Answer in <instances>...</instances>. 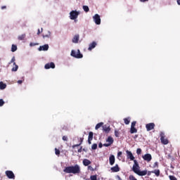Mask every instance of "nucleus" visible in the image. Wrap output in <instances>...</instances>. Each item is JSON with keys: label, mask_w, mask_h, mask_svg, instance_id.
Returning a JSON list of instances; mask_svg holds the SVG:
<instances>
[{"label": "nucleus", "mask_w": 180, "mask_h": 180, "mask_svg": "<svg viewBox=\"0 0 180 180\" xmlns=\"http://www.w3.org/2000/svg\"><path fill=\"white\" fill-rule=\"evenodd\" d=\"M63 172L65 174H81V167L78 165H75L74 166H68L65 167Z\"/></svg>", "instance_id": "nucleus-1"}, {"label": "nucleus", "mask_w": 180, "mask_h": 180, "mask_svg": "<svg viewBox=\"0 0 180 180\" xmlns=\"http://www.w3.org/2000/svg\"><path fill=\"white\" fill-rule=\"evenodd\" d=\"M70 56L75 58H82L84 57L79 49L77 50V53L75 50H72Z\"/></svg>", "instance_id": "nucleus-2"}, {"label": "nucleus", "mask_w": 180, "mask_h": 180, "mask_svg": "<svg viewBox=\"0 0 180 180\" xmlns=\"http://www.w3.org/2000/svg\"><path fill=\"white\" fill-rule=\"evenodd\" d=\"M160 141L164 146H167V144L169 143V141H168L167 139H165V134H164V132H160Z\"/></svg>", "instance_id": "nucleus-3"}, {"label": "nucleus", "mask_w": 180, "mask_h": 180, "mask_svg": "<svg viewBox=\"0 0 180 180\" xmlns=\"http://www.w3.org/2000/svg\"><path fill=\"white\" fill-rule=\"evenodd\" d=\"M79 15V12L77 11H72L70 13V18L71 19V20H75V19H77V18H78Z\"/></svg>", "instance_id": "nucleus-4"}, {"label": "nucleus", "mask_w": 180, "mask_h": 180, "mask_svg": "<svg viewBox=\"0 0 180 180\" xmlns=\"http://www.w3.org/2000/svg\"><path fill=\"white\" fill-rule=\"evenodd\" d=\"M132 171L136 174L138 171H140V165H139V162L136 160H134V165L132 167Z\"/></svg>", "instance_id": "nucleus-5"}, {"label": "nucleus", "mask_w": 180, "mask_h": 180, "mask_svg": "<svg viewBox=\"0 0 180 180\" xmlns=\"http://www.w3.org/2000/svg\"><path fill=\"white\" fill-rule=\"evenodd\" d=\"M154 127H155V124H154V122H150L146 124V129L147 131H151V130H154Z\"/></svg>", "instance_id": "nucleus-6"}, {"label": "nucleus", "mask_w": 180, "mask_h": 180, "mask_svg": "<svg viewBox=\"0 0 180 180\" xmlns=\"http://www.w3.org/2000/svg\"><path fill=\"white\" fill-rule=\"evenodd\" d=\"M93 20L96 25H101V15L98 14H95L93 17Z\"/></svg>", "instance_id": "nucleus-7"}, {"label": "nucleus", "mask_w": 180, "mask_h": 180, "mask_svg": "<svg viewBox=\"0 0 180 180\" xmlns=\"http://www.w3.org/2000/svg\"><path fill=\"white\" fill-rule=\"evenodd\" d=\"M6 175L8 179H15V174L11 170L6 171Z\"/></svg>", "instance_id": "nucleus-8"}, {"label": "nucleus", "mask_w": 180, "mask_h": 180, "mask_svg": "<svg viewBox=\"0 0 180 180\" xmlns=\"http://www.w3.org/2000/svg\"><path fill=\"white\" fill-rule=\"evenodd\" d=\"M126 153H127V158L128 159H129L131 161H136V160H134V156L133 155V153H131V151H129V150H126Z\"/></svg>", "instance_id": "nucleus-9"}, {"label": "nucleus", "mask_w": 180, "mask_h": 180, "mask_svg": "<svg viewBox=\"0 0 180 180\" xmlns=\"http://www.w3.org/2000/svg\"><path fill=\"white\" fill-rule=\"evenodd\" d=\"M142 158H143L144 161H147L148 162H150L151 160H153V157L151 156V154L150 153H146L145 154Z\"/></svg>", "instance_id": "nucleus-10"}, {"label": "nucleus", "mask_w": 180, "mask_h": 180, "mask_svg": "<svg viewBox=\"0 0 180 180\" xmlns=\"http://www.w3.org/2000/svg\"><path fill=\"white\" fill-rule=\"evenodd\" d=\"M44 68L46 70H50V68H56V65L53 62L50 63H46L44 66Z\"/></svg>", "instance_id": "nucleus-11"}, {"label": "nucleus", "mask_w": 180, "mask_h": 180, "mask_svg": "<svg viewBox=\"0 0 180 180\" xmlns=\"http://www.w3.org/2000/svg\"><path fill=\"white\" fill-rule=\"evenodd\" d=\"M38 50L39 51H47L49 50V44L40 46Z\"/></svg>", "instance_id": "nucleus-12"}, {"label": "nucleus", "mask_w": 180, "mask_h": 180, "mask_svg": "<svg viewBox=\"0 0 180 180\" xmlns=\"http://www.w3.org/2000/svg\"><path fill=\"white\" fill-rule=\"evenodd\" d=\"M135 174H136V175H139V176H144L147 175V170H143V171L138 170Z\"/></svg>", "instance_id": "nucleus-13"}, {"label": "nucleus", "mask_w": 180, "mask_h": 180, "mask_svg": "<svg viewBox=\"0 0 180 180\" xmlns=\"http://www.w3.org/2000/svg\"><path fill=\"white\" fill-rule=\"evenodd\" d=\"M112 172H119L120 171V167H119V165H115V167H111Z\"/></svg>", "instance_id": "nucleus-14"}, {"label": "nucleus", "mask_w": 180, "mask_h": 180, "mask_svg": "<svg viewBox=\"0 0 180 180\" xmlns=\"http://www.w3.org/2000/svg\"><path fill=\"white\" fill-rule=\"evenodd\" d=\"M96 47V41H93L92 43H91L89 45L88 50H89V51H91L92 49H95Z\"/></svg>", "instance_id": "nucleus-15"}, {"label": "nucleus", "mask_w": 180, "mask_h": 180, "mask_svg": "<svg viewBox=\"0 0 180 180\" xmlns=\"http://www.w3.org/2000/svg\"><path fill=\"white\" fill-rule=\"evenodd\" d=\"M115 155H111L109 158V162H110V165H113L115 164Z\"/></svg>", "instance_id": "nucleus-16"}, {"label": "nucleus", "mask_w": 180, "mask_h": 180, "mask_svg": "<svg viewBox=\"0 0 180 180\" xmlns=\"http://www.w3.org/2000/svg\"><path fill=\"white\" fill-rule=\"evenodd\" d=\"M79 41V34H76L72 39V43H78Z\"/></svg>", "instance_id": "nucleus-17"}, {"label": "nucleus", "mask_w": 180, "mask_h": 180, "mask_svg": "<svg viewBox=\"0 0 180 180\" xmlns=\"http://www.w3.org/2000/svg\"><path fill=\"white\" fill-rule=\"evenodd\" d=\"M83 165H84V167H88V165H91V160L88 159H84L83 160Z\"/></svg>", "instance_id": "nucleus-18"}, {"label": "nucleus", "mask_w": 180, "mask_h": 180, "mask_svg": "<svg viewBox=\"0 0 180 180\" xmlns=\"http://www.w3.org/2000/svg\"><path fill=\"white\" fill-rule=\"evenodd\" d=\"M43 39H46V37L49 39L51 36V32L50 31H46V34H43Z\"/></svg>", "instance_id": "nucleus-19"}, {"label": "nucleus", "mask_w": 180, "mask_h": 180, "mask_svg": "<svg viewBox=\"0 0 180 180\" xmlns=\"http://www.w3.org/2000/svg\"><path fill=\"white\" fill-rule=\"evenodd\" d=\"M107 143H108L110 146H112V144H113V138H112V136H108V138L106 140Z\"/></svg>", "instance_id": "nucleus-20"}, {"label": "nucleus", "mask_w": 180, "mask_h": 180, "mask_svg": "<svg viewBox=\"0 0 180 180\" xmlns=\"http://www.w3.org/2000/svg\"><path fill=\"white\" fill-rule=\"evenodd\" d=\"M103 130L105 131V133H109V131H110V127H107L106 125L103 126Z\"/></svg>", "instance_id": "nucleus-21"}, {"label": "nucleus", "mask_w": 180, "mask_h": 180, "mask_svg": "<svg viewBox=\"0 0 180 180\" xmlns=\"http://www.w3.org/2000/svg\"><path fill=\"white\" fill-rule=\"evenodd\" d=\"M130 133L131 134H134V133H137V129H136L135 127H131Z\"/></svg>", "instance_id": "nucleus-22"}, {"label": "nucleus", "mask_w": 180, "mask_h": 180, "mask_svg": "<svg viewBox=\"0 0 180 180\" xmlns=\"http://www.w3.org/2000/svg\"><path fill=\"white\" fill-rule=\"evenodd\" d=\"M83 141H84V139L80 138V143L79 144L73 145L72 146V148L74 149V148H75V147H79V146H81V144H82Z\"/></svg>", "instance_id": "nucleus-23"}, {"label": "nucleus", "mask_w": 180, "mask_h": 180, "mask_svg": "<svg viewBox=\"0 0 180 180\" xmlns=\"http://www.w3.org/2000/svg\"><path fill=\"white\" fill-rule=\"evenodd\" d=\"M152 174H155V175H156V176H160V169H155L153 171H152Z\"/></svg>", "instance_id": "nucleus-24"}, {"label": "nucleus", "mask_w": 180, "mask_h": 180, "mask_svg": "<svg viewBox=\"0 0 180 180\" xmlns=\"http://www.w3.org/2000/svg\"><path fill=\"white\" fill-rule=\"evenodd\" d=\"M18 40H25L26 39V34H22L18 37Z\"/></svg>", "instance_id": "nucleus-25"}, {"label": "nucleus", "mask_w": 180, "mask_h": 180, "mask_svg": "<svg viewBox=\"0 0 180 180\" xmlns=\"http://www.w3.org/2000/svg\"><path fill=\"white\" fill-rule=\"evenodd\" d=\"M102 126H103V122H99L98 123L95 129L96 130H98V129H101V127H102Z\"/></svg>", "instance_id": "nucleus-26"}, {"label": "nucleus", "mask_w": 180, "mask_h": 180, "mask_svg": "<svg viewBox=\"0 0 180 180\" xmlns=\"http://www.w3.org/2000/svg\"><path fill=\"white\" fill-rule=\"evenodd\" d=\"M16 50H18V46L15 44H13L11 46L12 53H15V51H16Z\"/></svg>", "instance_id": "nucleus-27"}, {"label": "nucleus", "mask_w": 180, "mask_h": 180, "mask_svg": "<svg viewBox=\"0 0 180 180\" xmlns=\"http://www.w3.org/2000/svg\"><path fill=\"white\" fill-rule=\"evenodd\" d=\"M88 140H94V132L90 131L89 133Z\"/></svg>", "instance_id": "nucleus-28"}, {"label": "nucleus", "mask_w": 180, "mask_h": 180, "mask_svg": "<svg viewBox=\"0 0 180 180\" xmlns=\"http://www.w3.org/2000/svg\"><path fill=\"white\" fill-rule=\"evenodd\" d=\"M124 122L125 124H130V117L124 118Z\"/></svg>", "instance_id": "nucleus-29"}, {"label": "nucleus", "mask_w": 180, "mask_h": 180, "mask_svg": "<svg viewBox=\"0 0 180 180\" xmlns=\"http://www.w3.org/2000/svg\"><path fill=\"white\" fill-rule=\"evenodd\" d=\"M6 88V85L4 84V82H0V89H5Z\"/></svg>", "instance_id": "nucleus-30"}, {"label": "nucleus", "mask_w": 180, "mask_h": 180, "mask_svg": "<svg viewBox=\"0 0 180 180\" xmlns=\"http://www.w3.org/2000/svg\"><path fill=\"white\" fill-rule=\"evenodd\" d=\"M15 65V67L11 69V71L16 72V71H18L19 66L18 65Z\"/></svg>", "instance_id": "nucleus-31"}, {"label": "nucleus", "mask_w": 180, "mask_h": 180, "mask_svg": "<svg viewBox=\"0 0 180 180\" xmlns=\"http://www.w3.org/2000/svg\"><path fill=\"white\" fill-rule=\"evenodd\" d=\"M83 9L84 12H89V7L88 6H83Z\"/></svg>", "instance_id": "nucleus-32"}, {"label": "nucleus", "mask_w": 180, "mask_h": 180, "mask_svg": "<svg viewBox=\"0 0 180 180\" xmlns=\"http://www.w3.org/2000/svg\"><path fill=\"white\" fill-rule=\"evenodd\" d=\"M15 61H16V59L15 58V56H13L11 58V63L9 64H11V63H13V65H16V63Z\"/></svg>", "instance_id": "nucleus-33"}, {"label": "nucleus", "mask_w": 180, "mask_h": 180, "mask_svg": "<svg viewBox=\"0 0 180 180\" xmlns=\"http://www.w3.org/2000/svg\"><path fill=\"white\" fill-rule=\"evenodd\" d=\"M55 154L56 155H58V156L60 155V150H58L57 148H55Z\"/></svg>", "instance_id": "nucleus-34"}, {"label": "nucleus", "mask_w": 180, "mask_h": 180, "mask_svg": "<svg viewBox=\"0 0 180 180\" xmlns=\"http://www.w3.org/2000/svg\"><path fill=\"white\" fill-rule=\"evenodd\" d=\"M169 179L170 180H178V179H176V177H175V176H172V175H169Z\"/></svg>", "instance_id": "nucleus-35"}, {"label": "nucleus", "mask_w": 180, "mask_h": 180, "mask_svg": "<svg viewBox=\"0 0 180 180\" xmlns=\"http://www.w3.org/2000/svg\"><path fill=\"white\" fill-rule=\"evenodd\" d=\"M120 134V132H119L118 130L115 129V137H119Z\"/></svg>", "instance_id": "nucleus-36"}, {"label": "nucleus", "mask_w": 180, "mask_h": 180, "mask_svg": "<svg viewBox=\"0 0 180 180\" xmlns=\"http://www.w3.org/2000/svg\"><path fill=\"white\" fill-rule=\"evenodd\" d=\"M90 179H91V180H97L98 178H97L96 175H91V176H90Z\"/></svg>", "instance_id": "nucleus-37"}, {"label": "nucleus", "mask_w": 180, "mask_h": 180, "mask_svg": "<svg viewBox=\"0 0 180 180\" xmlns=\"http://www.w3.org/2000/svg\"><path fill=\"white\" fill-rule=\"evenodd\" d=\"M91 148H92L93 150H96V148H98V144L94 143V144L92 145V146H91Z\"/></svg>", "instance_id": "nucleus-38"}, {"label": "nucleus", "mask_w": 180, "mask_h": 180, "mask_svg": "<svg viewBox=\"0 0 180 180\" xmlns=\"http://www.w3.org/2000/svg\"><path fill=\"white\" fill-rule=\"evenodd\" d=\"M62 140H63V141H68V136H63Z\"/></svg>", "instance_id": "nucleus-39"}, {"label": "nucleus", "mask_w": 180, "mask_h": 180, "mask_svg": "<svg viewBox=\"0 0 180 180\" xmlns=\"http://www.w3.org/2000/svg\"><path fill=\"white\" fill-rule=\"evenodd\" d=\"M136 124H137V122L133 121L131 122V127H135Z\"/></svg>", "instance_id": "nucleus-40"}, {"label": "nucleus", "mask_w": 180, "mask_h": 180, "mask_svg": "<svg viewBox=\"0 0 180 180\" xmlns=\"http://www.w3.org/2000/svg\"><path fill=\"white\" fill-rule=\"evenodd\" d=\"M136 154L138 155H140V154H141V148H137L136 150Z\"/></svg>", "instance_id": "nucleus-41"}, {"label": "nucleus", "mask_w": 180, "mask_h": 180, "mask_svg": "<svg viewBox=\"0 0 180 180\" xmlns=\"http://www.w3.org/2000/svg\"><path fill=\"white\" fill-rule=\"evenodd\" d=\"M129 180H137V179H136V177H134L133 175H129Z\"/></svg>", "instance_id": "nucleus-42"}, {"label": "nucleus", "mask_w": 180, "mask_h": 180, "mask_svg": "<svg viewBox=\"0 0 180 180\" xmlns=\"http://www.w3.org/2000/svg\"><path fill=\"white\" fill-rule=\"evenodd\" d=\"M5 105V101L3 99H0V106H4Z\"/></svg>", "instance_id": "nucleus-43"}, {"label": "nucleus", "mask_w": 180, "mask_h": 180, "mask_svg": "<svg viewBox=\"0 0 180 180\" xmlns=\"http://www.w3.org/2000/svg\"><path fill=\"white\" fill-rule=\"evenodd\" d=\"M153 168H158V162H155L153 165Z\"/></svg>", "instance_id": "nucleus-44"}, {"label": "nucleus", "mask_w": 180, "mask_h": 180, "mask_svg": "<svg viewBox=\"0 0 180 180\" xmlns=\"http://www.w3.org/2000/svg\"><path fill=\"white\" fill-rule=\"evenodd\" d=\"M88 169H89L90 171H95V169H94V167H92V166H89Z\"/></svg>", "instance_id": "nucleus-45"}, {"label": "nucleus", "mask_w": 180, "mask_h": 180, "mask_svg": "<svg viewBox=\"0 0 180 180\" xmlns=\"http://www.w3.org/2000/svg\"><path fill=\"white\" fill-rule=\"evenodd\" d=\"M151 174H153V171H149V172H147V175L148 176H150V175H151Z\"/></svg>", "instance_id": "nucleus-46"}, {"label": "nucleus", "mask_w": 180, "mask_h": 180, "mask_svg": "<svg viewBox=\"0 0 180 180\" xmlns=\"http://www.w3.org/2000/svg\"><path fill=\"white\" fill-rule=\"evenodd\" d=\"M77 153H82V146H81L80 148L78 149Z\"/></svg>", "instance_id": "nucleus-47"}, {"label": "nucleus", "mask_w": 180, "mask_h": 180, "mask_svg": "<svg viewBox=\"0 0 180 180\" xmlns=\"http://www.w3.org/2000/svg\"><path fill=\"white\" fill-rule=\"evenodd\" d=\"M103 146L104 147H110V145L109 143H104Z\"/></svg>", "instance_id": "nucleus-48"}, {"label": "nucleus", "mask_w": 180, "mask_h": 180, "mask_svg": "<svg viewBox=\"0 0 180 180\" xmlns=\"http://www.w3.org/2000/svg\"><path fill=\"white\" fill-rule=\"evenodd\" d=\"M98 147H99V148H102V147H103V144L102 143H100L98 144Z\"/></svg>", "instance_id": "nucleus-49"}, {"label": "nucleus", "mask_w": 180, "mask_h": 180, "mask_svg": "<svg viewBox=\"0 0 180 180\" xmlns=\"http://www.w3.org/2000/svg\"><path fill=\"white\" fill-rule=\"evenodd\" d=\"M36 44H34V43L31 42V43L30 44V46L31 47H33V46H36Z\"/></svg>", "instance_id": "nucleus-50"}, {"label": "nucleus", "mask_w": 180, "mask_h": 180, "mask_svg": "<svg viewBox=\"0 0 180 180\" xmlns=\"http://www.w3.org/2000/svg\"><path fill=\"white\" fill-rule=\"evenodd\" d=\"M122 152H118L117 153V157H120L122 155Z\"/></svg>", "instance_id": "nucleus-51"}, {"label": "nucleus", "mask_w": 180, "mask_h": 180, "mask_svg": "<svg viewBox=\"0 0 180 180\" xmlns=\"http://www.w3.org/2000/svg\"><path fill=\"white\" fill-rule=\"evenodd\" d=\"M22 82H23V81H22V80H18V84H22Z\"/></svg>", "instance_id": "nucleus-52"}, {"label": "nucleus", "mask_w": 180, "mask_h": 180, "mask_svg": "<svg viewBox=\"0 0 180 180\" xmlns=\"http://www.w3.org/2000/svg\"><path fill=\"white\" fill-rule=\"evenodd\" d=\"M92 140L91 139H88V143H89V144H91V141Z\"/></svg>", "instance_id": "nucleus-53"}, {"label": "nucleus", "mask_w": 180, "mask_h": 180, "mask_svg": "<svg viewBox=\"0 0 180 180\" xmlns=\"http://www.w3.org/2000/svg\"><path fill=\"white\" fill-rule=\"evenodd\" d=\"M1 9H6V6H1Z\"/></svg>", "instance_id": "nucleus-54"}, {"label": "nucleus", "mask_w": 180, "mask_h": 180, "mask_svg": "<svg viewBox=\"0 0 180 180\" xmlns=\"http://www.w3.org/2000/svg\"><path fill=\"white\" fill-rule=\"evenodd\" d=\"M148 0H140L141 2H147Z\"/></svg>", "instance_id": "nucleus-55"}, {"label": "nucleus", "mask_w": 180, "mask_h": 180, "mask_svg": "<svg viewBox=\"0 0 180 180\" xmlns=\"http://www.w3.org/2000/svg\"><path fill=\"white\" fill-rule=\"evenodd\" d=\"M40 33H41V32H40V29H39V30H38V32H37V34L39 35V34H40Z\"/></svg>", "instance_id": "nucleus-56"}, {"label": "nucleus", "mask_w": 180, "mask_h": 180, "mask_svg": "<svg viewBox=\"0 0 180 180\" xmlns=\"http://www.w3.org/2000/svg\"><path fill=\"white\" fill-rule=\"evenodd\" d=\"M117 179H118V180H122V178L120 177V176H117Z\"/></svg>", "instance_id": "nucleus-57"}, {"label": "nucleus", "mask_w": 180, "mask_h": 180, "mask_svg": "<svg viewBox=\"0 0 180 180\" xmlns=\"http://www.w3.org/2000/svg\"><path fill=\"white\" fill-rule=\"evenodd\" d=\"M178 5H180V0H177Z\"/></svg>", "instance_id": "nucleus-58"}, {"label": "nucleus", "mask_w": 180, "mask_h": 180, "mask_svg": "<svg viewBox=\"0 0 180 180\" xmlns=\"http://www.w3.org/2000/svg\"><path fill=\"white\" fill-rule=\"evenodd\" d=\"M139 137V135H135L134 139H137Z\"/></svg>", "instance_id": "nucleus-59"}, {"label": "nucleus", "mask_w": 180, "mask_h": 180, "mask_svg": "<svg viewBox=\"0 0 180 180\" xmlns=\"http://www.w3.org/2000/svg\"><path fill=\"white\" fill-rule=\"evenodd\" d=\"M41 32H43V28H41Z\"/></svg>", "instance_id": "nucleus-60"}, {"label": "nucleus", "mask_w": 180, "mask_h": 180, "mask_svg": "<svg viewBox=\"0 0 180 180\" xmlns=\"http://www.w3.org/2000/svg\"><path fill=\"white\" fill-rule=\"evenodd\" d=\"M83 151H85V149H84V148L83 149Z\"/></svg>", "instance_id": "nucleus-61"}]
</instances>
